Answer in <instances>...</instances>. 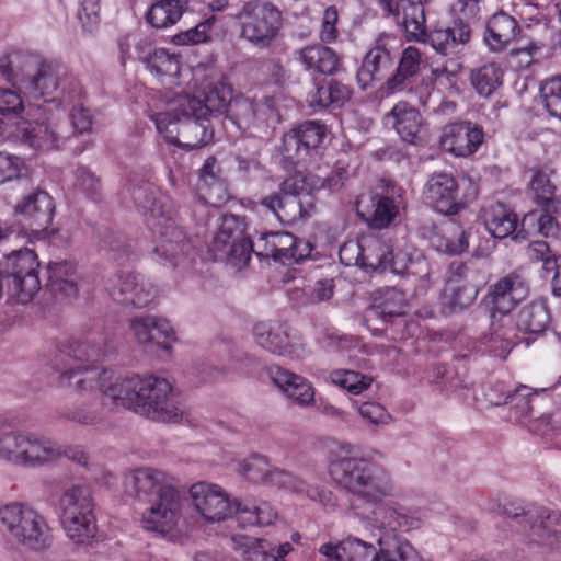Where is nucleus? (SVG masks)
Masks as SVG:
<instances>
[{
    "instance_id": "obj_15",
    "label": "nucleus",
    "mask_w": 561,
    "mask_h": 561,
    "mask_svg": "<svg viewBox=\"0 0 561 561\" xmlns=\"http://www.w3.org/2000/svg\"><path fill=\"white\" fill-rule=\"evenodd\" d=\"M106 290L114 301L136 308L147 307L158 297V288L135 272H119L111 276Z\"/></svg>"
},
{
    "instance_id": "obj_8",
    "label": "nucleus",
    "mask_w": 561,
    "mask_h": 561,
    "mask_svg": "<svg viewBox=\"0 0 561 561\" xmlns=\"http://www.w3.org/2000/svg\"><path fill=\"white\" fill-rule=\"evenodd\" d=\"M149 118L168 144L185 148L198 149L209 144L214 131L209 127L208 117L184 115L181 110L172 108V101L167 111L150 112Z\"/></svg>"
},
{
    "instance_id": "obj_47",
    "label": "nucleus",
    "mask_w": 561,
    "mask_h": 561,
    "mask_svg": "<svg viewBox=\"0 0 561 561\" xmlns=\"http://www.w3.org/2000/svg\"><path fill=\"white\" fill-rule=\"evenodd\" d=\"M516 335L508 320L502 322L493 319L491 333L482 337V343L495 357L505 358L515 345Z\"/></svg>"
},
{
    "instance_id": "obj_7",
    "label": "nucleus",
    "mask_w": 561,
    "mask_h": 561,
    "mask_svg": "<svg viewBox=\"0 0 561 561\" xmlns=\"http://www.w3.org/2000/svg\"><path fill=\"white\" fill-rule=\"evenodd\" d=\"M0 528L13 542L30 550L43 551L53 543L46 518L26 503L14 501L1 505Z\"/></svg>"
},
{
    "instance_id": "obj_49",
    "label": "nucleus",
    "mask_w": 561,
    "mask_h": 561,
    "mask_svg": "<svg viewBox=\"0 0 561 561\" xmlns=\"http://www.w3.org/2000/svg\"><path fill=\"white\" fill-rule=\"evenodd\" d=\"M504 71L495 62L484 64L470 73V82L476 92L483 98L492 95L503 83Z\"/></svg>"
},
{
    "instance_id": "obj_46",
    "label": "nucleus",
    "mask_w": 561,
    "mask_h": 561,
    "mask_svg": "<svg viewBox=\"0 0 561 561\" xmlns=\"http://www.w3.org/2000/svg\"><path fill=\"white\" fill-rule=\"evenodd\" d=\"M231 541L233 549L242 556L244 561H276L275 547L266 539L234 535Z\"/></svg>"
},
{
    "instance_id": "obj_27",
    "label": "nucleus",
    "mask_w": 561,
    "mask_h": 561,
    "mask_svg": "<svg viewBox=\"0 0 561 561\" xmlns=\"http://www.w3.org/2000/svg\"><path fill=\"white\" fill-rule=\"evenodd\" d=\"M129 484L139 500L162 497L167 493L176 491L172 476L160 469L141 467L135 469L129 477Z\"/></svg>"
},
{
    "instance_id": "obj_17",
    "label": "nucleus",
    "mask_w": 561,
    "mask_h": 561,
    "mask_svg": "<svg viewBox=\"0 0 561 561\" xmlns=\"http://www.w3.org/2000/svg\"><path fill=\"white\" fill-rule=\"evenodd\" d=\"M238 472L248 481L255 484L278 488L289 492L305 491V482L289 471L272 466L260 455L250 456L238 465Z\"/></svg>"
},
{
    "instance_id": "obj_18",
    "label": "nucleus",
    "mask_w": 561,
    "mask_h": 561,
    "mask_svg": "<svg viewBox=\"0 0 561 561\" xmlns=\"http://www.w3.org/2000/svg\"><path fill=\"white\" fill-rule=\"evenodd\" d=\"M232 95L231 84L221 79L207 87L204 100L192 98L188 94L178 95L172 100V108L181 110L184 115H197L199 118L208 117L213 112H226Z\"/></svg>"
},
{
    "instance_id": "obj_24",
    "label": "nucleus",
    "mask_w": 561,
    "mask_h": 561,
    "mask_svg": "<svg viewBox=\"0 0 561 561\" xmlns=\"http://www.w3.org/2000/svg\"><path fill=\"white\" fill-rule=\"evenodd\" d=\"M468 272L463 263L454 262L449 266L442 299L450 310H462L471 306L478 296V288L469 280Z\"/></svg>"
},
{
    "instance_id": "obj_14",
    "label": "nucleus",
    "mask_w": 561,
    "mask_h": 561,
    "mask_svg": "<svg viewBox=\"0 0 561 561\" xmlns=\"http://www.w3.org/2000/svg\"><path fill=\"white\" fill-rule=\"evenodd\" d=\"M139 401L137 413L153 421L178 422L182 417L173 400L172 386L165 378L144 377Z\"/></svg>"
},
{
    "instance_id": "obj_59",
    "label": "nucleus",
    "mask_w": 561,
    "mask_h": 561,
    "mask_svg": "<svg viewBox=\"0 0 561 561\" xmlns=\"http://www.w3.org/2000/svg\"><path fill=\"white\" fill-rule=\"evenodd\" d=\"M332 383L347 390L353 394H359L368 389L373 378L350 369H335L330 373Z\"/></svg>"
},
{
    "instance_id": "obj_42",
    "label": "nucleus",
    "mask_w": 561,
    "mask_h": 561,
    "mask_svg": "<svg viewBox=\"0 0 561 561\" xmlns=\"http://www.w3.org/2000/svg\"><path fill=\"white\" fill-rule=\"evenodd\" d=\"M551 321V314L545 299H536L525 305L517 314L516 327L526 334L545 332Z\"/></svg>"
},
{
    "instance_id": "obj_53",
    "label": "nucleus",
    "mask_w": 561,
    "mask_h": 561,
    "mask_svg": "<svg viewBox=\"0 0 561 561\" xmlns=\"http://www.w3.org/2000/svg\"><path fill=\"white\" fill-rule=\"evenodd\" d=\"M245 234L244 224L233 215H224L213 240L214 251L221 252Z\"/></svg>"
},
{
    "instance_id": "obj_4",
    "label": "nucleus",
    "mask_w": 561,
    "mask_h": 561,
    "mask_svg": "<svg viewBox=\"0 0 561 561\" xmlns=\"http://www.w3.org/2000/svg\"><path fill=\"white\" fill-rule=\"evenodd\" d=\"M324 561H424L417 550L403 537L383 534L378 548L357 537L327 542L319 548Z\"/></svg>"
},
{
    "instance_id": "obj_28",
    "label": "nucleus",
    "mask_w": 561,
    "mask_h": 561,
    "mask_svg": "<svg viewBox=\"0 0 561 561\" xmlns=\"http://www.w3.org/2000/svg\"><path fill=\"white\" fill-rule=\"evenodd\" d=\"M129 329L138 344L148 345L153 342L164 350H170L176 340L175 331L170 321L154 316H142L130 319Z\"/></svg>"
},
{
    "instance_id": "obj_26",
    "label": "nucleus",
    "mask_w": 561,
    "mask_h": 561,
    "mask_svg": "<svg viewBox=\"0 0 561 561\" xmlns=\"http://www.w3.org/2000/svg\"><path fill=\"white\" fill-rule=\"evenodd\" d=\"M136 50L138 58L146 68L154 75L162 83H175L181 71L180 56L171 54L164 48H150L147 39L140 41Z\"/></svg>"
},
{
    "instance_id": "obj_23",
    "label": "nucleus",
    "mask_w": 561,
    "mask_h": 561,
    "mask_svg": "<svg viewBox=\"0 0 561 561\" xmlns=\"http://www.w3.org/2000/svg\"><path fill=\"white\" fill-rule=\"evenodd\" d=\"M144 377L138 375H121L112 369H102L99 375L100 391L116 405L124 407L137 413L140 388Z\"/></svg>"
},
{
    "instance_id": "obj_51",
    "label": "nucleus",
    "mask_w": 561,
    "mask_h": 561,
    "mask_svg": "<svg viewBox=\"0 0 561 561\" xmlns=\"http://www.w3.org/2000/svg\"><path fill=\"white\" fill-rule=\"evenodd\" d=\"M50 289L67 297L77 294V275L75 265L69 262H54L48 265Z\"/></svg>"
},
{
    "instance_id": "obj_32",
    "label": "nucleus",
    "mask_w": 561,
    "mask_h": 561,
    "mask_svg": "<svg viewBox=\"0 0 561 561\" xmlns=\"http://www.w3.org/2000/svg\"><path fill=\"white\" fill-rule=\"evenodd\" d=\"M273 382L300 407H310L314 403V388L305 377L280 367L271 369Z\"/></svg>"
},
{
    "instance_id": "obj_29",
    "label": "nucleus",
    "mask_w": 561,
    "mask_h": 561,
    "mask_svg": "<svg viewBox=\"0 0 561 561\" xmlns=\"http://www.w3.org/2000/svg\"><path fill=\"white\" fill-rule=\"evenodd\" d=\"M529 287L526 280L517 274H510L493 284L490 298L492 302V318L496 313L505 316L510 313L518 302L528 295Z\"/></svg>"
},
{
    "instance_id": "obj_48",
    "label": "nucleus",
    "mask_w": 561,
    "mask_h": 561,
    "mask_svg": "<svg viewBox=\"0 0 561 561\" xmlns=\"http://www.w3.org/2000/svg\"><path fill=\"white\" fill-rule=\"evenodd\" d=\"M207 188L206 202L211 205H220L226 201V191L220 178L219 168L215 157L205 160L199 174V190Z\"/></svg>"
},
{
    "instance_id": "obj_33",
    "label": "nucleus",
    "mask_w": 561,
    "mask_h": 561,
    "mask_svg": "<svg viewBox=\"0 0 561 561\" xmlns=\"http://www.w3.org/2000/svg\"><path fill=\"white\" fill-rule=\"evenodd\" d=\"M426 198L440 213L453 214L458 209V185L451 174H434L426 185Z\"/></svg>"
},
{
    "instance_id": "obj_62",
    "label": "nucleus",
    "mask_w": 561,
    "mask_h": 561,
    "mask_svg": "<svg viewBox=\"0 0 561 561\" xmlns=\"http://www.w3.org/2000/svg\"><path fill=\"white\" fill-rule=\"evenodd\" d=\"M540 92L549 114L561 119V76L546 80Z\"/></svg>"
},
{
    "instance_id": "obj_50",
    "label": "nucleus",
    "mask_w": 561,
    "mask_h": 561,
    "mask_svg": "<svg viewBox=\"0 0 561 561\" xmlns=\"http://www.w3.org/2000/svg\"><path fill=\"white\" fill-rule=\"evenodd\" d=\"M236 516L243 525L267 526L277 518V511L265 501H239Z\"/></svg>"
},
{
    "instance_id": "obj_52",
    "label": "nucleus",
    "mask_w": 561,
    "mask_h": 561,
    "mask_svg": "<svg viewBox=\"0 0 561 561\" xmlns=\"http://www.w3.org/2000/svg\"><path fill=\"white\" fill-rule=\"evenodd\" d=\"M374 241L364 249L358 242L350 241L340 249V259L345 265H360L371 268L382 265L383 259L375 255Z\"/></svg>"
},
{
    "instance_id": "obj_57",
    "label": "nucleus",
    "mask_w": 561,
    "mask_h": 561,
    "mask_svg": "<svg viewBox=\"0 0 561 561\" xmlns=\"http://www.w3.org/2000/svg\"><path fill=\"white\" fill-rule=\"evenodd\" d=\"M522 227L528 233H539L546 238H556L560 227L554 216L547 210H534L524 216Z\"/></svg>"
},
{
    "instance_id": "obj_11",
    "label": "nucleus",
    "mask_w": 561,
    "mask_h": 561,
    "mask_svg": "<svg viewBox=\"0 0 561 561\" xmlns=\"http://www.w3.org/2000/svg\"><path fill=\"white\" fill-rule=\"evenodd\" d=\"M183 501L179 491L154 499L141 514V527L169 539H176L194 526L193 519L182 514Z\"/></svg>"
},
{
    "instance_id": "obj_10",
    "label": "nucleus",
    "mask_w": 561,
    "mask_h": 561,
    "mask_svg": "<svg viewBox=\"0 0 561 561\" xmlns=\"http://www.w3.org/2000/svg\"><path fill=\"white\" fill-rule=\"evenodd\" d=\"M237 20L241 37L259 47H268L283 26L282 12L273 3L262 0L245 2Z\"/></svg>"
},
{
    "instance_id": "obj_43",
    "label": "nucleus",
    "mask_w": 561,
    "mask_h": 561,
    "mask_svg": "<svg viewBox=\"0 0 561 561\" xmlns=\"http://www.w3.org/2000/svg\"><path fill=\"white\" fill-rule=\"evenodd\" d=\"M19 130L23 141L34 149L48 151L59 147V134L48 122H23Z\"/></svg>"
},
{
    "instance_id": "obj_36",
    "label": "nucleus",
    "mask_w": 561,
    "mask_h": 561,
    "mask_svg": "<svg viewBox=\"0 0 561 561\" xmlns=\"http://www.w3.org/2000/svg\"><path fill=\"white\" fill-rule=\"evenodd\" d=\"M469 39L468 25L456 23L451 27L432 30L423 42H427L437 53L447 56L460 51Z\"/></svg>"
},
{
    "instance_id": "obj_2",
    "label": "nucleus",
    "mask_w": 561,
    "mask_h": 561,
    "mask_svg": "<svg viewBox=\"0 0 561 561\" xmlns=\"http://www.w3.org/2000/svg\"><path fill=\"white\" fill-rule=\"evenodd\" d=\"M1 77L33 98L59 99L72 103L81 95L79 82L58 62L38 55L11 51L0 57Z\"/></svg>"
},
{
    "instance_id": "obj_38",
    "label": "nucleus",
    "mask_w": 561,
    "mask_h": 561,
    "mask_svg": "<svg viewBox=\"0 0 561 561\" xmlns=\"http://www.w3.org/2000/svg\"><path fill=\"white\" fill-rule=\"evenodd\" d=\"M422 117L420 112L405 102H399L391 112L385 116L386 125H391L402 140L414 142L420 128Z\"/></svg>"
},
{
    "instance_id": "obj_40",
    "label": "nucleus",
    "mask_w": 561,
    "mask_h": 561,
    "mask_svg": "<svg viewBox=\"0 0 561 561\" xmlns=\"http://www.w3.org/2000/svg\"><path fill=\"white\" fill-rule=\"evenodd\" d=\"M371 309L385 319L404 316L410 309L407 294L396 287H385L371 294Z\"/></svg>"
},
{
    "instance_id": "obj_44",
    "label": "nucleus",
    "mask_w": 561,
    "mask_h": 561,
    "mask_svg": "<svg viewBox=\"0 0 561 561\" xmlns=\"http://www.w3.org/2000/svg\"><path fill=\"white\" fill-rule=\"evenodd\" d=\"M483 222L486 230L499 239L513 234L517 228V216L503 204H492L483 209Z\"/></svg>"
},
{
    "instance_id": "obj_45",
    "label": "nucleus",
    "mask_w": 561,
    "mask_h": 561,
    "mask_svg": "<svg viewBox=\"0 0 561 561\" xmlns=\"http://www.w3.org/2000/svg\"><path fill=\"white\" fill-rule=\"evenodd\" d=\"M187 3V0H159L150 7L147 21L154 28H168L179 22Z\"/></svg>"
},
{
    "instance_id": "obj_19",
    "label": "nucleus",
    "mask_w": 561,
    "mask_h": 561,
    "mask_svg": "<svg viewBox=\"0 0 561 561\" xmlns=\"http://www.w3.org/2000/svg\"><path fill=\"white\" fill-rule=\"evenodd\" d=\"M55 204L45 191H34L22 198L15 206L20 221L27 226L36 239L47 236V228L53 221Z\"/></svg>"
},
{
    "instance_id": "obj_31",
    "label": "nucleus",
    "mask_w": 561,
    "mask_h": 561,
    "mask_svg": "<svg viewBox=\"0 0 561 561\" xmlns=\"http://www.w3.org/2000/svg\"><path fill=\"white\" fill-rule=\"evenodd\" d=\"M375 255L383 259L382 265L377 268H386L390 266L391 271L399 275H420L424 271V276H428V264L421 253L415 252L413 255L407 251L399 250L389 252L388 247L379 240H374Z\"/></svg>"
},
{
    "instance_id": "obj_21",
    "label": "nucleus",
    "mask_w": 561,
    "mask_h": 561,
    "mask_svg": "<svg viewBox=\"0 0 561 561\" xmlns=\"http://www.w3.org/2000/svg\"><path fill=\"white\" fill-rule=\"evenodd\" d=\"M257 255L273 257L283 264L297 263L310 256L312 247L309 242L298 240L289 232H268L256 243Z\"/></svg>"
},
{
    "instance_id": "obj_54",
    "label": "nucleus",
    "mask_w": 561,
    "mask_h": 561,
    "mask_svg": "<svg viewBox=\"0 0 561 561\" xmlns=\"http://www.w3.org/2000/svg\"><path fill=\"white\" fill-rule=\"evenodd\" d=\"M323 182L320 176L312 173L295 172L280 185V192L289 197L299 199V196H309L313 191L321 190Z\"/></svg>"
},
{
    "instance_id": "obj_30",
    "label": "nucleus",
    "mask_w": 561,
    "mask_h": 561,
    "mask_svg": "<svg viewBox=\"0 0 561 561\" xmlns=\"http://www.w3.org/2000/svg\"><path fill=\"white\" fill-rule=\"evenodd\" d=\"M357 215L374 228L388 227L398 214L393 199L373 193L360 194L356 201Z\"/></svg>"
},
{
    "instance_id": "obj_41",
    "label": "nucleus",
    "mask_w": 561,
    "mask_h": 561,
    "mask_svg": "<svg viewBox=\"0 0 561 561\" xmlns=\"http://www.w3.org/2000/svg\"><path fill=\"white\" fill-rule=\"evenodd\" d=\"M518 33L517 21L501 12L494 14L489 21L484 41L492 50L501 51L516 38Z\"/></svg>"
},
{
    "instance_id": "obj_60",
    "label": "nucleus",
    "mask_w": 561,
    "mask_h": 561,
    "mask_svg": "<svg viewBox=\"0 0 561 561\" xmlns=\"http://www.w3.org/2000/svg\"><path fill=\"white\" fill-rule=\"evenodd\" d=\"M556 186L549 174L543 170H536L529 182V191L536 204L549 206L556 198Z\"/></svg>"
},
{
    "instance_id": "obj_20",
    "label": "nucleus",
    "mask_w": 561,
    "mask_h": 561,
    "mask_svg": "<svg viewBox=\"0 0 561 561\" xmlns=\"http://www.w3.org/2000/svg\"><path fill=\"white\" fill-rule=\"evenodd\" d=\"M483 141V128L470 121L447 124L439 136L440 149L457 158L476 153Z\"/></svg>"
},
{
    "instance_id": "obj_55",
    "label": "nucleus",
    "mask_w": 561,
    "mask_h": 561,
    "mask_svg": "<svg viewBox=\"0 0 561 561\" xmlns=\"http://www.w3.org/2000/svg\"><path fill=\"white\" fill-rule=\"evenodd\" d=\"M261 204L275 214L280 221H291L302 216L301 201L288 195L272 194L264 197Z\"/></svg>"
},
{
    "instance_id": "obj_56",
    "label": "nucleus",
    "mask_w": 561,
    "mask_h": 561,
    "mask_svg": "<svg viewBox=\"0 0 561 561\" xmlns=\"http://www.w3.org/2000/svg\"><path fill=\"white\" fill-rule=\"evenodd\" d=\"M58 370L60 371L59 381L64 386L70 385V381L75 377L81 375V377L78 378L73 383L75 389L78 392H91L95 389L100 390L99 375L101 371H90L89 365H79L76 368L58 367Z\"/></svg>"
},
{
    "instance_id": "obj_39",
    "label": "nucleus",
    "mask_w": 561,
    "mask_h": 561,
    "mask_svg": "<svg viewBox=\"0 0 561 561\" xmlns=\"http://www.w3.org/2000/svg\"><path fill=\"white\" fill-rule=\"evenodd\" d=\"M298 60L307 70L325 76L335 73L341 67L340 56L332 48L320 44L300 49Z\"/></svg>"
},
{
    "instance_id": "obj_22",
    "label": "nucleus",
    "mask_w": 561,
    "mask_h": 561,
    "mask_svg": "<svg viewBox=\"0 0 561 561\" xmlns=\"http://www.w3.org/2000/svg\"><path fill=\"white\" fill-rule=\"evenodd\" d=\"M327 136V128L317 121H306L283 138L282 152L286 160L296 164L317 149Z\"/></svg>"
},
{
    "instance_id": "obj_16",
    "label": "nucleus",
    "mask_w": 561,
    "mask_h": 561,
    "mask_svg": "<svg viewBox=\"0 0 561 561\" xmlns=\"http://www.w3.org/2000/svg\"><path fill=\"white\" fill-rule=\"evenodd\" d=\"M254 340L257 345L272 354L291 359H304L310 350L288 328L278 322L261 321L253 328Z\"/></svg>"
},
{
    "instance_id": "obj_64",
    "label": "nucleus",
    "mask_w": 561,
    "mask_h": 561,
    "mask_svg": "<svg viewBox=\"0 0 561 561\" xmlns=\"http://www.w3.org/2000/svg\"><path fill=\"white\" fill-rule=\"evenodd\" d=\"M23 110V102L19 93L0 89V136L4 134L3 125H5L2 116L5 114H16Z\"/></svg>"
},
{
    "instance_id": "obj_13",
    "label": "nucleus",
    "mask_w": 561,
    "mask_h": 561,
    "mask_svg": "<svg viewBox=\"0 0 561 561\" xmlns=\"http://www.w3.org/2000/svg\"><path fill=\"white\" fill-rule=\"evenodd\" d=\"M191 504L205 523L214 524L237 515L238 499L229 494L218 484L199 481L188 489Z\"/></svg>"
},
{
    "instance_id": "obj_5",
    "label": "nucleus",
    "mask_w": 561,
    "mask_h": 561,
    "mask_svg": "<svg viewBox=\"0 0 561 561\" xmlns=\"http://www.w3.org/2000/svg\"><path fill=\"white\" fill-rule=\"evenodd\" d=\"M62 447L55 440L14 427L0 428V460L20 467L39 468L61 458Z\"/></svg>"
},
{
    "instance_id": "obj_6",
    "label": "nucleus",
    "mask_w": 561,
    "mask_h": 561,
    "mask_svg": "<svg viewBox=\"0 0 561 561\" xmlns=\"http://www.w3.org/2000/svg\"><path fill=\"white\" fill-rule=\"evenodd\" d=\"M95 506L88 485H72L60 495V525L72 545L88 547L94 541L98 534Z\"/></svg>"
},
{
    "instance_id": "obj_25",
    "label": "nucleus",
    "mask_w": 561,
    "mask_h": 561,
    "mask_svg": "<svg viewBox=\"0 0 561 561\" xmlns=\"http://www.w3.org/2000/svg\"><path fill=\"white\" fill-rule=\"evenodd\" d=\"M399 38L393 34H381L374 47L366 54L358 71V80L367 84L373 80H380L391 66V54L398 48Z\"/></svg>"
},
{
    "instance_id": "obj_58",
    "label": "nucleus",
    "mask_w": 561,
    "mask_h": 561,
    "mask_svg": "<svg viewBox=\"0 0 561 561\" xmlns=\"http://www.w3.org/2000/svg\"><path fill=\"white\" fill-rule=\"evenodd\" d=\"M259 104L243 95H232L225 113L239 128L245 129L255 121Z\"/></svg>"
},
{
    "instance_id": "obj_34",
    "label": "nucleus",
    "mask_w": 561,
    "mask_h": 561,
    "mask_svg": "<svg viewBox=\"0 0 561 561\" xmlns=\"http://www.w3.org/2000/svg\"><path fill=\"white\" fill-rule=\"evenodd\" d=\"M389 11L388 16H392L396 23L403 26L405 33L411 39L424 41L425 31V13L421 2L411 0H397Z\"/></svg>"
},
{
    "instance_id": "obj_61",
    "label": "nucleus",
    "mask_w": 561,
    "mask_h": 561,
    "mask_svg": "<svg viewBox=\"0 0 561 561\" xmlns=\"http://www.w3.org/2000/svg\"><path fill=\"white\" fill-rule=\"evenodd\" d=\"M252 252V241L244 234L242 238L228 245L227 250H222L220 253L226 256L227 262L231 266L240 270L250 262Z\"/></svg>"
},
{
    "instance_id": "obj_35",
    "label": "nucleus",
    "mask_w": 561,
    "mask_h": 561,
    "mask_svg": "<svg viewBox=\"0 0 561 561\" xmlns=\"http://www.w3.org/2000/svg\"><path fill=\"white\" fill-rule=\"evenodd\" d=\"M538 390H534L525 385H519L514 389L511 399L512 413L514 419L523 424L529 426L531 431L537 433H545L546 428L550 425L551 417L549 414H541L539 417L533 416L531 400Z\"/></svg>"
},
{
    "instance_id": "obj_1",
    "label": "nucleus",
    "mask_w": 561,
    "mask_h": 561,
    "mask_svg": "<svg viewBox=\"0 0 561 561\" xmlns=\"http://www.w3.org/2000/svg\"><path fill=\"white\" fill-rule=\"evenodd\" d=\"M331 478L354 496L374 505L369 517L374 526L410 531L422 525V519L394 502L385 501L394 495L390 474L376 462L359 455L350 444H339L329 461Z\"/></svg>"
},
{
    "instance_id": "obj_12",
    "label": "nucleus",
    "mask_w": 561,
    "mask_h": 561,
    "mask_svg": "<svg viewBox=\"0 0 561 561\" xmlns=\"http://www.w3.org/2000/svg\"><path fill=\"white\" fill-rule=\"evenodd\" d=\"M116 351L115 336L102 329L83 330L60 345L64 355L89 366L112 358Z\"/></svg>"
},
{
    "instance_id": "obj_37",
    "label": "nucleus",
    "mask_w": 561,
    "mask_h": 561,
    "mask_svg": "<svg viewBox=\"0 0 561 561\" xmlns=\"http://www.w3.org/2000/svg\"><path fill=\"white\" fill-rule=\"evenodd\" d=\"M533 520L530 538L541 545L554 547L561 538V513L540 508L536 515L526 513Z\"/></svg>"
},
{
    "instance_id": "obj_9",
    "label": "nucleus",
    "mask_w": 561,
    "mask_h": 561,
    "mask_svg": "<svg viewBox=\"0 0 561 561\" xmlns=\"http://www.w3.org/2000/svg\"><path fill=\"white\" fill-rule=\"evenodd\" d=\"M39 262L36 253L23 248L5 256L4 272L8 298L18 304L30 302L41 289Z\"/></svg>"
},
{
    "instance_id": "obj_63",
    "label": "nucleus",
    "mask_w": 561,
    "mask_h": 561,
    "mask_svg": "<svg viewBox=\"0 0 561 561\" xmlns=\"http://www.w3.org/2000/svg\"><path fill=\"white\" fill-rule=\"evenodd\" d=\"M353 405L356 408L360 417L373 425H387L392 421L391 414L379 402L366 401L360 404L353 402Z\"/></svg>"
},
{
    "instance_id": "obj_3",
    "label": "nucleus",
    "mask_w": 561,
    "mask_h": 561,
    "mask_svg": "<svg viewBox=\"0 0 561 561\" xmlns=\"http://www.w3.org/2000/svg\"><path fill=\"white\" fill-rule=\"evenodd\" d=\"M133 198L144 210L147 226L153 236V251L162 263L182 271L192 268L201 257L197 241L188 238L175 224L170 210L152 197L149 187L135 190Z\"/></svg>"
}]
</instances>
